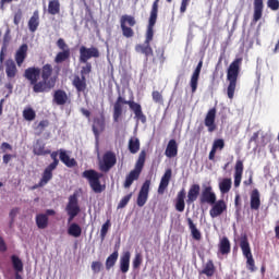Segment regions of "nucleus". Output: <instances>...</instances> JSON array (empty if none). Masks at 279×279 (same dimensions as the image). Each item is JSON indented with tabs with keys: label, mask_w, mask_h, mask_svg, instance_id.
<instances>
[{
	"label": "nucleus",
	"mask_w": 279,
	"mask_h": 279,
	"mask_svg": "<svg viewBox=\"0 0 279 279\" xmlns=\"http://www.w3.org/2000/svg\"><path fill=\"white\" fill-rule=\"evenodd\" d=\"M217 119V108H211L208 110L204 123L207 128L208 132H215L217 130V124L215 123V120Z\"/></svg>",
	"instance_id": "obj_16"
},
{
	"label": "nucleus",
	"mask_w": 279,
	"mask_h": 279,
	"mask_svg": "<svg viewBox=\"0 0 279 279\" xmlns=\"http://www.w3.org/2000/svg\"><path fill=\"white\" fill-rule=\"evenodd\" d=\"M123 106H129L130 110L134 113V119L141 121V123H147V116L143 112V106L132 99L126 100L123 96H118L113 104V121L119 123L121 117H123Z\"/></svg>",
	"instance_id": "obj_2"
},
{
	"label": "nucleus",
	"mask_w": 279,
	"mask_h": 279,
	"mask_svg": "<svg viewBox=\"0 0 279 279\" xmlns=\"http://www.w3.org/2000/svg\"><path fill=\"white\" fill-rule=\"evenodd\" d=\"M143 265V255L141 253L135 254V257L133 259V269H138Z\"/></svg>",
	"instance_id": "obj_56"
},
{
	"label": "nucleus",
	"mask_w": 279,
	"mask_h": 279,
	"mask_svg": "<svg viewBox=\"0 0 279 279\" xmlns=\"http://www.w3.org/2000/svg\"><path fill=\"white\" fill-rule=\"evenodd\" d=\"M171 175H172L171 169H167L165 174L161 177V180L158 186L159 195H165V191H167L169 186V182H171Z\"/></svg>",
	"instance_id": "obj_25"
},
{
	"label": "nucleus",
	"mask_w": 279,
	"mask_h": 279,
	"mask_svg": "<svg viewBox=\"0 0 279 279\" xmlns=\"http://www.w3.org/2000/svg\"><path fill=\"white\" fill-rule=\"evenodd\" d=\"M33 154L35 156H49V154H51V149H47L45 142L37 140L33 145Z\"/></svg>",
	"instance_id": "obj_26"
},
{
	"label": "nucleus",
	"mask_w": 279,
	"mask_h": 279,
	"mask_svg": "<svg viewBox=\"0 0 279 279\" xmlns=\"http://www.w3.org/2000/svg\"><path fill=\"white\" fill-rule=\"evenodd\" d=\"M59 158L61 162L65 165V167H69V169H72V167H77V161L75 158H71L64 149H59Z\"/></svg>",
	"instance_id": "obj_30"
},
{
	"label": "nucleus",
	"mask_w": 279,
	"mask_h": 279,
	"mask_svg": "<svg viewBox=\"0 0 279 279\" xmlns=\"http://www.w3.org/2000/svg\"><path fill=\"white\" fill-rule=\"evenodd\" d=\"M151 97H153V101H155V104H162V101H163L162 94L158 90H154L151 93Z\"/></svg>",
	"instance_id": "obj_57"
},
{
	"label": "nucleus",
	"mask_w": 279,
	"mask_h": 279,
	"mask_svg": "<svg viewBox=\"0 0 279 279\" xmlns=\"http://www.w3.org/2000/svg\"><path fill=\"white\" fill-rule=\"evenodd\" d=\"M82 178H85V180H87L94 193L99 194L106 191V183H101V178H104V173L97 172V170L94 169H89L85 170L82 173Z\"/></svg>",
	"instance_id": "obj_6"
},
{
	"label": "nucleus",
	"mask_w": 279,
	"mask_h": 279,
	"mask_svg": "<svg viewBox=\"0 0 279 279\" xmlns=\"http://www.w3.org/2000/svg\"><path fill=\"white\" fill-rule=\"evenodd\" d=\"M240 247H241L242 254L245 258L252 256V248L250 247V241L247 240L246 235L241 238Z\"/></svg>",
	"instance_id": "obj_36"
},
{
	"label": "nucleus",
	"mask_w": 279,
	"mask_h": 279,
	"mask_svg": "<svg viewBox=\"0 0 279 279\" xmlns=\"http://www.w3.org/2000/svg\"><path fill=\"white\" fill-rule=\"evenodd\" d=\"M93 71V64L90 62H86L85 66L81 70V77H86V75H89V73Z\"/></svg>",
	"instance_id": "obj_54"
},
{
	"label": "nucleus",
	"mask_w": 279,
	"mask_h": 279,
	"mask_svg": "<svg viewBox=\"0 0 279 279\" xmlns=\"http://www.w3.org/2000/svg\"><path fill=\"white\" fill-rule=\"evenodd\" d=\"M21 19H23V11L17 10V12H15L14 17H13L14 25H20Z\"/></svg>",
	"instance_id": "obj_59"
},
{
	"label": "nucleus",
	"mask_w": 279,
	"mask_h": 279,
	"mask_svg": "<svg viewBox=\"0 0 279 279\" xmlns=\"http://www.w3.org/2000/svg\"><path fill=\"white\" fill-rule=\"evenodd\" d=\"M149 186H151V181L146 180L138 192L136 204L140 208H143L149 199Z\"/></svg>",
	"instance_id": "obj_12"
},
{
	"label": "nucleus",
	"mask_w": 279,
	"mask_h": 279,
	"mask_svg": "<svg viewBox=\"0 0 279 279\" xmlns=\"http://www.w3.org/2000/svg\"><path fill=\"white\" fill-rule=\"evenodd\" d=\"M68 215H80V205L77 204V195H71L65 207Z\"/></svg>",
	"instance_id": "obj_27"
},
{
	"label": "nucleus",
	"mask_w": 279,
	"mask_h": 279,
	"mask_svg": "<svg viewBox=\"0 0 279 279\" xmlns=\"http://www.w3.org/2000/svg\"><path fill=\"white\" fill-rule=\"evenodd\" d=\"M264 9H265V4L263 0L253 1V23H258V21L263 19Z\"/></svg>",
	"instance_id": "obj_20"
},
{
	"label": "nucleus",
	"mask_w": 279,
	"mask_h": 279,
	"mask_svg": "<svg viewBox=\"0 0 279 279\" xmlns=\"http://www.w3.org/2000/svg\"><path fill=\"white\" fill-rule=\"evenodd\" d=\"M4 66L8 80H14V77L19 75V69L16 68V62H14L13 59H8L4 62Z\"/></svg>",
	"instance_id": "obj_23"
},
{
	"label": "nucleus",
	"mask_w": 279,
	"mask_h": 279,
	"mask_svg": "<svg viewBox=\"0 0 279 279\" xmlns=\"http://www.w3.org/2000/svg\"><path fill=\"white\" fill-rule=\"evenodd\" d=\"M147 159V151L142 150L138 155V158L135 162V167L130 173L126 175L124 181V189H130L132 184H134L135 180L141 178V173H143V169L145 168V160Z\"/></svg>",
	"instance_id": "obj_5"
},
{
	"label": "nucleus",
	"mask_w": 279,
	"mask_h": 279,
	"mask_svg": "<svg viewBox=\"0 0 279 279\" xmlns=\"http://www.w3.org/2000/svg\"><path fill=\"white\" fill-rule=\"evenodd\" d=\"M227 210L228 204H226V201L219 199L211 205L209 216L211 217V219H217V217H221V215H223V213H227Z\"/></svg>",
	"instance_id": "obj_13"
},
{
	"label": "nucleus",
	"mask_w": 279,
	"mask_h": 279,
	"mask_svg": "<svg viewBox=\"0 0 279 279\" xmlns=\"http://www.w3.org/2000/svg\"><path fill=\"white\" fill-rule=\"evenodd\" d=\"M216 201L217 194L215 193V190H213V185H204L198 198L201 206H204V204L210 206L215 204Z\"/></svg>",
	"instance_id": "obj_9"
},
{
	"label": "nucleus",
	"mask_w": 279,
	"mask_h": 279,
	"mask_svg": "<svg viewBox=\"0 0 279 279\" xmlns=\"http://www.w3.org/2000/svg\"><path fill=\"white\" fill-rule=\"evenodd\" d=\"M246 258V269H248V271L254 272L256 271V263L254 262V256L251 255Z\"/></svg>",
	"instance_id": "obj_51"
},
{
	"label": "nucleus",
	"mask_w": 279,
	"mask_h": 279,
	"mask_svg": "<svg viewBox=\"0 0 279 279\" xmlns=\"http://www.w3.org/2000/svg\"><path fill=\"white\" fill-rule=\"evenodd\" d=\"M243 160L238 159L234 166V187L239 189L241 186V180H243Z\"/></svg>",
	"instance_id": "obj_19"
},
{
	"label": "nucleus",
	"mask_w": 279,
	"mask_h": 279,
	"mask_svg": "<svg viewBox=\"0 0 279 279\" xmlns=\"http://www.w3.org/2000/svg\"><path fill=\"white\" fill-rule=\"evenodd\" d=\"M53 101L57 104V106H64L66 101H69V96L66 95V92L62 89H57L53 94Z\"/></svg>",
	"instance_id": "obj_34"
},
{
	"label": "nucleus",
	"mask_w": 279,
	"mask_h": 279,
	"mask_svg": "<svg viewBox=\"0 0 279 279\" xmlns=\"http://www.w3.org/2000/svg\"><path fill=\"white\" fill-rule=\"evenodd\" d=\"M223 147H226V142L223 138H217L214 141L211 149L216 151H222Z\"/></svg>",
	"instance_id": "obj_49"
},
{
	"label": "nucleus",
	"mask_w": 279,
	"mask_h": 279,
	"mask_svg": "<svg viewBox=\"0 0 279 279\" xmlns=\"http://www.w3.org/2000/svg\"><path fill=\"white\" fill-rule=\"evenodd\" d=\"M135 50L144 53L146 58H149V56H154V49L151 48V44H145V41L143 45H137L135 47Z\"/></svg>",
	"instance_id": "obj_41"
},
{
	"label": "nucleus",
	"mask_w": 279,
	"mask_h": 279,
	"mask_svg": "<svg viewBox=\"0 0 279 279\" xmlns=\"http://www.w3.org/2000/svg\"><path fill=\"white\" fill-rule=\"evenodd\" d=\"M51 180H53V177L52 175L48 177L47 173L44 171L41 174L40 181L38 182V184H35L33 186V190L43 189V186H47V184H49V182H51Z\"/></svg>",
	"instance_id": "obj_46"
},
{
	"label": "nucleus",
	"mask_w": 279,
	"mask_h": 279,
	"mask_svg": "<svg viewBox=\"0 0 279 279\" xmlns=\"http://www.w3.org/2000/svg\"><path fill=\"white\" fill-rule=\"evenodd\" d=\"M11 263L13 265L14 271L23 272V260H21V258H19V256L12 255Z\"/></svg>",
	"instance_id": "obj_47"
},
{
	"label": "nucleus",
	"mask_w": 279,
	"mask_h": 279,
	"mask_svg": "<svg viewBox=\"0 0 279 279\" xmlns=\"http://www.w3.org/2000/svg\"><path fill=\"white\" fill-rule=\"evenodd\" d=\"M36 226L39 228V230H45L47 226H49V217L45 214H38L36 216Z\"/></svg>",
	"instance_id": "obj_42"
},
{
	"label": "nucleus",
	"mask_w": 279,
	"mask_h": 279,
	"mask_svg": "<svg viewBox=\"0 0 279 279\" xmlns=\"http://www.w3.org/2000/svg\"><path fill=\"white\" fill-rule=\"evenodd\" d=\"M156 21H158V14L153 13L150 11V16L148 20V25L145 34V45H151V40H154V27L156 25Z\"/></svg>",
	"instance_id": "obj_14"
},
{
	"label": "nucleus",
	"mask_w": 279,
	"mask_h": 279,
	"mask_svg": "<svg viewBox=\"0 0 279 279\" xmlns=\"http://www.w3.org/2000/svg\"><path fill=\"white\" fill-rule=\"evenodd\" d=\"M186 221L189 229L191 230L192 239H194V241H202V232L199 231V229H197V227L193 222V219L187 218Z\"/></svg>",
	"instance_id": "obj_37"
},
{
	"label": "nucleus",
	"mask_w": 279,
	"mask_h": 279,
	"mask_svg": "<svg viewBox=\"0 0 279 279\" xmlns=\"http://www.w3.org/2000/svg\"><path fill=\"white\" fill-rule=\"evenodd\" d=\"M216 270L217 269L215 268V263L213 262V259H209L205 264L201 274H203L204 276H207V278H213L215 276Z\"/></svg>",
	"instance_id": "obj_38"
},
{
	"label": "nucleus",
	"mask_w": 279,
	"mask_h": 279,
	"mask_svg": "<svg viewBox=\"0 0 279 279\" xmlns=\"http://www.w3.org/2000/svg\"><path fill=\"white\" fill-rule=\"evenodd\" d=\"M167 3H171L173 0H166ZM160 3V0H155L153 2V5H151V10L150 12H153V14H157L158 15V4Z\"/></svg>",
	"instance_id": "obj_60"
},
{
	"label": "nucleus",
	"mask_w": 279,
	"mask_h": 279,
	"mask_svg": "<svg viewBox=\"0 0 279 279\" xmlns=\"http://www.w3.org/2000/svg\"><path fill=\"white\" fill-rule=\"evenodd\" d=\"M243 58H236L232 61L227 70V80L229 85L227 87V95L230 99H234V93L236 90V81L239 80V73H241V64Z\"/></svg>",
	"instance_id": "obj_3"
},
{
	"label": "nucleus",
	"mask_w": 279,
	"mask_h": 279,
	"mask_svg": "<svg viewBox=\"0 0 279 279\" xmlns=\"http://www.w3.org/2000/svg\"><path fill=\"white\" fill-rule=\"evenodd\" d=\"M110 226H112V223L110 222V219H108L100 229V239L101 241H104V239H106V235L108 234V230H110Z\"/></svg>",
	"instance_id": "obj_50"
},
{
	"label": "nucleus",
	"mask_w": 279,
	"mask_h": 279,
	"mask_svg": "<svg viewBox=\"0 0 279 279\" xmlns=\"http://www.w3.org/2000/svg\"><path fill=\"white\" fill-rule=\"evenodd\" d=\"M58 156H60V150H54L52 153L50 150V158L52 162L45 168L44 172H46V175L53 178V171H56L58 169V165H60Z\"/></svg>",
	"instance_id": "obj_17"
},
{
	"label": "nucleus",
	"mask_w": 279,
	"mask_h": 279,
	"mask_svg": "<svg viewBox=\"0 0 279 279\" xmlns=\"http://www.w3.org/2000/svg\"><path fill=\"white\" fill-rule=\"evenodd\" d=\"M232 250V246L230 244V240L228 236H222L218 243V252L222 256H228Z\"/></svg>",
	"instance_id": "obj_29"
},
{
	"label": "nucleus",
	"mask_w": 279,
	"mask_h": 279,
	"mask_svg": "<svg viewBox=\"0 0 279 279\" xmlns=\"http://www.w3.org/2000/svg\"><path fill=\"white\" fill-rule=\"evenodd\" d=\"M40 25V15L38 11H34L33 16L28 20L29 32H36Z\"/></svg>",
	"instance_id": "obj_35"
},
{
	"label": "nucleus",
	"mask_w": 279,
	"mask_h": 279,
	"mask_svg": "<svg viewBox=\"0 0 279 279\" xmlns=\"http://www.w3.org/2000/svg\"><path fill=\"white\" fill-rule=\"evenodd\" d=\"M29 47L27 46V44H23L15 52V62L17 64V66H23V62H25V60L27 59V51H28Z\"/></svg>",
	"instance_id": "obj_24"
},
{
	"label": "nucleus",
	"mask_w": 279,
	"mask_h": 279,
	"mask_svg": "<svg viewBox=\"0 0 279 279\" xmlns=\"http://www.w3.org/2000/svg\"><path fill=\"white\" fill-rule=\"evenodd\" d=\"M267 5L270 10H279V1L278 0H268Z\"/></svg>",
	"instance_id": "obj_61"
},
{
	"label": "nucleus",
	"mask_w": 279,
	"mask_h": 279,
	"mask_svg": "<svg viewBox=\"0 0 279 279\" xmlns=\"http://www.w3.org/2000/svg\"><path fill=\"white\" fill-rule=\"evenodd\" d=\"M199 191H202V187H199V184H192L187 191V198L186 204L187 206H191V204H195L197 202V197H199Z\"/></svg>",
	"instance_id": "obj_21"
},
{
	"label": "nucleus",
	"mask_w": 279,
	"mask_h": 279,
	"mask_svg": "<svg viewBox=\"0 0 279 279\" xmlns=\"http://www.w3.org/2000/svg\"><path fill=\"white\" fill-rule=\"evenodd\" d=\"M189 3H191V0L181 1V7H180L181 14H184V12H186V8H189Z\"/></svg>",
	"instance_id": "obj_62"
},
{
	"label": "nucleus",
	"mask_w": 279,
	"mask_h": 279,
	"mask_svg": "<svg viewBox=\"0 0 279 279\" xmlns=\"http://www.w3.org/2000/svg\"><path fill=\"white\" fill-rule=\"evenodd\" d=\"M24 77L33 86V93H50L56 88L58 75H53V65L46 63L41 68L29 66L24 71Z\"/></svg>",
	"instance_id": "obj_1"
},
{
	"label": "nucleus",
	"mask_w": 279,
	"mask_h": 279,
	"mask_svg": "<svg viewBox=\"0 0 279 279\" xmlns=\"http://www.w3.org/2000/svg\"><path fill=\"white\" fill-rule=\"evenodd\" d=\"M218 186L222 195H226V193H230V190L232 189V179L230 178L222 179L219 182Z\"/></svg>",
	"instance_id": "obj_39"
},
{
	"label": "nucleus",
	"mask_w": 279,
	"mask_h": 279,
	"mask_svg": "<svg viewBox=\"0 0 279 279\" xmlns=\"http://www.w3.org/2000/svg\"><path fill=\"white\" fill-rule=\"evenodd\" d=\"M130 199H132V193L121 198L120 203L118 204V209L125 208V206L130 204Z\"/></svg>",
	"instance_id": "obj_55"
},
{
	"label": "nucleus",
	"mask_w": 279,
	"mask_h": 279,
	"mask_svg": "<svg viewBox=\"0 0 279 279\" xmlns=\"http://www.w3.org/2000/svg\"><path fill=\"white\" fill-rule=\"evenodd\" d=\"M117 165V155L111 150L107 151L102 156V162L100 163V171L108 173Z\"/></svg>",
	"instance_id": "obj_11"
},
{
	"label": "nucleus",
	"mask_w": 279,
	"mask_h": 279,
	"mask_svg": "<svg viewBox=\"0 0 279 279\" xmlns=\"http://www.w3.org/2000/svg\"><path fill=\"white\" fill-rule=\"evenodd\" d=\"M92 130L96 141H99V136L106 131V117L104 114L94 119Z\"/></svg>",
	"instance_id": "obj_15"
},
{
	"label": "nucleus",
	"mask_w": 279,
	"mask_h": 279,
	"mask_svg": "<svg viewBox=\"0 0 279 279\" xmlns=\"http://www.w3.org/2000/svg\"><path fill=\"white\" fill-rule=\"evenodd\" d=\"M72 85L80 93H86L87 84H86V76L75 75Z\"/></svg>",
	"instance_id": "obj_28"
},
{
	"label": "nucleus",
	"mask_w": 279,
	"mask_h": 279,
	"mask_svg": "<svg viewBox=\"0 0 279 279\" xmlns=\"http://www.w3.org/2000/svg\"><path fill=\"white\" fill-rule=\"evenodd\" d=\"M155 53H156V58L160 62V64H165V61L167 60V58H165V49L163 48H157L155 50Z\"/></svg>",
	"instance_id": "obj_53"
},
{
	"label": "nucleus",
	"mask_w": 279,
	"mask_h": 279,
	"mask_svg": "<svg viewBox=\"0 0 279 279\" xmlns=\"http://www.w3.org/2000/svg\"><path fill=\"white\" fill-rule=\"evenodd\" d=\"M20 210L21 209L19 207L11 209L9 217L11 218L12 221H14V219L16 218V215H19Z\"/></svg>",
	"instance_id": "obj_64"
},
{
	"label": "nucleus",
	"mask_w": 279,
	"mask_h": 279,
	"mask_svg": "<svg viewBox=\"0 0 279 279\" xmlns=\"http://www.w3.org/2000/svg\"><path fill=\"white\" fill-rule=\"evenodd\" d=\"M184 199H186V190L182 187L178 192L177 198H175L174 207L178 213H184V208H186V203L184 202Z\"/></svg>",
	"instance_id": "obj_22"
},
{
	"label": "nucleus",
	"mask_w": 279,
	"mask_h": 279,
	"mask_svg": "<svg viewBox=\"0 0 279 279\" xmlns=\"http://www.w3.org/2000/svg\"><path fill=\"white\" fill-rule=\"evenodd\" d=\"M47 128H49V120H41L35 130L38 132V134H43Z\"/></svg>",
	"instance_id": "obj_52"
},
{
	"label": "nucleus",
	"mask_w": 279,
	"mask_h": 279,
	"mask_svg": "<svg viewBox=\"0 0 279 279\" xmlns=\"http://www.w3.org/2000/svg\"><path fill=\"white\" fill-rule=\"evenodd\" d=\"M140 149H141V141L137 137H131L129 140L130 154H138Z\"/></svg>",
	"instance_id": "obj_43"
},
{
	"label": "nucleus",
	"mask_w": 279,
	"mask_h": 279,
	"mask_svg": "<svg viewBox=\"0 0 279 279\" xmlns=\"http://www.w3.org/2000/svg\"><path fill=\"white\" fill-rule=\"evenodd\" d=\"M48 12L56 16V14H60V0H50L48 3Z\"/></svg>",
	"instance_id": "obj_45"
},
{
	"label": "nucleus",
	"mask_w": 279,
	"mask_h": 279,
	"mask_svg": "<svg viewBox=\"0 0 279 279\" xmlns=\"http://www.w3.org/2000/svg\"><path fill=\"white\" fill-rule=\"evenodd\" d=\"M202 66H204V61H199L196 69L194 70L191 80H190V86L192 89V93H197V86L199 82V75L202 73Z\"/></svg>",
	"instance_id": "obj_18"
},
{
	"label": "nucleus",
	"mask_w": 279,
	"mask_h": 279,
	"mask_svg": "<svg viewBox=\"0 0 279 279\" xmlns=\"http://www.w3.org/2000/svg\"><path fill=\"white\" fill-rule=\"evenodd\" d=\"M251 210H259L260 209V192L258 189H254L251 192Z\"/></svg>",
	"instance_id": "obj_33"
},
{
	"label": "nucleus",
	"mask_w": 279,
	"mask_h": 279,
	"mask_svg": "<svg viewBox=\"0 0 279 279\" xmlns=\"http://www.w3.org/2000/svg\"><path fill=\"white\" fill-rule=\"evenodd\" d=\"M23 118L25 121H34L36 119V111L33 108H26L23 110Z\"/></svg>",
	"instance_id": "obj_48"
},
{
	"label": "nucleus",
	"mask_w": 279,
	"mask_h": 279,
	"mask_svg": "<svg viewBox=\"0 0 279 279\" xmlns=\"http://www.w3.org/2000/svg\"><path fill=\"white\" fill-rule=\"evenodd\" d=\"M130 258H132V254L126 251L120 257V270L122 274H128L130 271Z\"/></svg>",
	"instance_id": "obj_31"
},
{
	"label": "nucleus",
	"mask_w": 279,
	"mask_h": 279,
	"mask_svg": "<svg viewBox=\"0 0 279 279\" xmlns=\"http://www.w3.org/2000/svg\"><path fill=\"white\" fill-rule=\"evenodd\" d=\"M104 269V264L101 262H93L92 263V271L93 274H99Z\"/></svg>",
	"instance_id": "obj_58"
},
{
	"label": "nucleus",
	"mask_w": 279,
	"mask_h": 279,
	"mask_svg": "<svg viewBox=\"0 0 279 279\" xmlns=\"http://www.w3.org/2000/svg\"><path fill=\"white\" fill-rule=\"evenodd\" d=\"M117 260H119V251H114L110 256L106 259V269L110 271L114 265H117Z\"/></svg>",
	"instance_id": "obj_44"
},
{
	"label": "nucleus",
	"mask_w": 279,
	"mask_h": 279,
	"mask_svg": "<svg viewBox=\"0 0 279 279\" xmlns=\"http://www.w3.org/2000/svg\"><path fill=\"white\" fill-rule=\"evenodd\" d=\"M147 159V151L142 150L138 155V158L135 162V167L130 173L126 175L124 181V189H130L132 184H134L135 180L141 178V173H143V169L145 168V160Z\"/></svg>",
	"instance_id": "obj_4"
},
{
	"label": "nucleus",
	"mask_w": 279,
	"mask_h": 279,
	"mask_svg": "<svg viewBox=\"0 0 279 279\" xmlns=\"http://www.w3.org/2000/svg\"><path fill=\"white\" fill-rule=\"evenodd\" d=\"M68 234L74 236V239H80L82 236V227L75 222L71 223L68 228Z\"/></svg>",
	"instance_id": "obj_40"
},
{
	"label": "nucleus",
	"mask_w": 279,
	"mask_h": 279,
	"mask_svg": "<svg viewBox=\"0 0 279 279\" xmlns=\"http://www.w3.org/2000/svg\"><path fill=\"white\" fill-rule=\"evenodd\" d=\"M57 47L61 50L54 57L56 64H62V62H66L71 58V48L66 45L63 38H59L57 40Z\"/></svg>",
	"instance_id": "obj_8"
},
{
	"label": "nucleus",
	"mask_w": 279,
	"mask_h": 279,
	"mask_svg": "<svg viewBox=\"0 0 279 279\" xmlns=\"http://www.w3.org/2000/svg\"><path fill=\"white\" fill-rule=\"evenodd\" d=\"M10 34H11V31L10 28H8L3 35V45H8V43L12 40V36Z\"/></svg>",
	"instance_id": "obj_63"
},
{
	"label": "nucleus",
	"mask_w": 279,
	"mask_h": 279,
	"mask_svg": "<svg viewBox=\"0 0 279 279\" xmlns=\"http://www.w3.org/2000/svg\"><path fill=\"white\" fill-rule=\"evenodd\" d=\"M134 25H136L134 16L125 14L120 17V27L124 38H134V29L132 28Z\"/></svg>",
	"instance_id": "obj_7"
},
{
	"label": "nucleus",
	"mask_w": 279,
	"mask_h": 279,
	"mask_svg": "<svg viewBox=\"0 0 279 279\" xmlns=\"http://www.w3.org/2000/svg\"><path fill=\"white\" fill-rule=\"evenodd\" d=\"M99 49L97 47L87 48L86 46H81L80 48V62L86 63L90 58H99Z\"/></svg>",
	"instance_id": "obj_10"
},
{
	"label": "nucleus",
	"mask_w": 279,
	"mask_h": 279,
	"mask_svg": "<svg viewBox=\"0 0 279 279\" xmlns=\"http://www.w3.org/2000/svg\"><path fill=\"white\" fill-rule=\"evenodd\" d=\"M165 156L167 158H175L178 156V142L175 140H170L165 150Z\"/></svg>",
	"instance_id": "obj_32"
}]
</instances>
